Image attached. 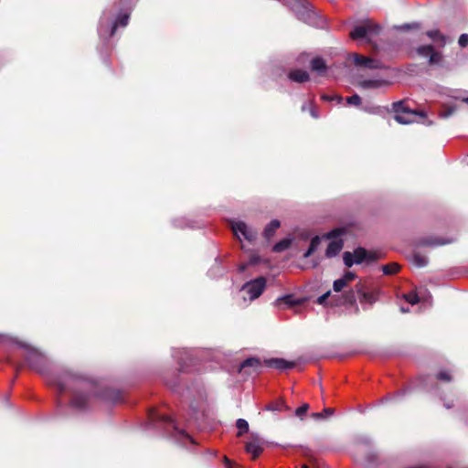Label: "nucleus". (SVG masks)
I'll list each match as a JSON object with an SVG mask.
<instances>
[{"label": "nucleus", "mask_w": 468, "mask_h": 468, "mask_svg": "<svg viewBox=\"0 0 468 468\" xmlns=\"http://www.w3.org/2000/svg\"><path fill=\"white\" fill-rule=\"evenodd\" d=\"M385 82L379 80H364L359 81L358 86L362 89H378L380 88Z\"/></svg>", "instance_id": "obj_23"}, {"label": "nucleus", "mask_w": 468, "mask_h": 468, "mask_svg": "<svg viewBox=\"0 0 468 468\" xmlns=\"http://www.w3.org/2000/svg\"><path fill=\"white\" fill-rule=\"evenodd\" d=\"M345 233L344 229H334L330 232H328L325 237L326 239H335Z\"/></svg>", "instance_id": "obj_40"}, {"label": "nucleus", "mask_w": 468, "mask_h": 468, "mask_svg": "<svg viewBox=\"0 0 468 468\" xmlns=\"http://www.w3.org/2000/svg\"><path fill=\"white\" fill-rule=\"evenodd\" d=\"M304 302V298H295L293 294H286L276 300L277 305L281 308L282 305L288 308H293L302 305Z\"/></svg>", "instance_id": "obj_15"}, {"label": "nucleus", "mask_w": 468, "mask_h": 468, "mask_svg": "<svg viewBox=\"0 0 468 468\" xmlns=\"http://www.w3.org/2000/svg\"><path fill=\"white\" fill-rule=\"evenodd\" d=\"M320 242H321V239H320V238L318 236L314 237L311 239V242H310L308 250L303 254V258L310 257L316 250V249L319 246Z\"/></svg>", "instance_id": "obj_30"}, {"label": "nucleus", "mask_w": 468, "mask_h": 468, "mask_svg": "<svg viewBox=\"0 0 468 468\" xmlns=\"http://www.w3.org/2000/svg\"><path fill=\"white\" fill-rule=\"evenodd\" d=\"M309 410V404L303 403L301 407L297 408L295 410V416L303 419V417L307 413Z\"/></svg>", "instance_id": "obj_39"}, {"label": "nucleus", "mask_w": 468, "mask_h": 468, "mask_svg": "<svg viewBox=\"0 0 468 468\" xmlns=\"http://www.w3.org/2000/svg\"><path fill=\"white\" fill-rule=\"evenodd\" d=\"M428 258L424 255H421L420 253L419 252H414L413 255H412V262L417 266V267H425L427 264H428Z\"/></svg>", "instance_id": "obj_29"}, {"label": "nucleus", "mask_w": 468, "mask_h": 468, "mask_svg": "<svg viewBox=\"0 0 468 468\" xmlns=\"http://www.w3.org/2000/svg\"><path fill=\"white\" fill-rule=\"evenodd\" d=\"M322 99L324 101H332L333 100V97L329 96V95H323L322 96Z\"/></svg>", "instance_id": "obj_50"}, {"label": "nucleus", "mask_w": 468, "mask_h": 468, "mask_svg": "<svg viewBox=\"0 0 468 468\" xmlns=\"http://www.w3.org/2000/svg\"><path fill=\"white\" fill-rule=\"evenodd\" d=\"M346 286H347V284L345 282V281H344L342 278L335 280V281L334 282V283H333V289H334V291H335V292H342V291H343V289H344L345 287H346Z\"/></svg>", "instance_id": "obj_38"}, {"label": "nucleus", "mask_w": 468, "mask_h": 468, "mask_svg": "<svg viewBox=\"0 0 468 468\" xmlns=\"http://www.w3.org/2000/svg\"><path fill=\"white\" fill-rule=\"evenodd\" d=\"M463 101L468 103V97L465 98Z\"/></svg>", "instance_id": "obj_55"}, {"label": "nucleus", "mask_w": 468, "mask_h": 468, "mask_svg": "<svg viewBox=\"0 0 468 468\" xmlns=\"http://www.w3.org/2000/svg\"><path fill=\"white\" fill-rule=\"evenodd\" d=\"M357 294L356 285L353 289L345 292L342 295H335L330 298V307L335 306H352L354 314H358L360 309L356 303Z\"/></svg>", "instance_id": "obj_7"}, {"label": "nucleus", "mask_w": 468, "mask_h": 468, "mask_svg": "<svg viewBox=\"0 0 468 468\" xmlns=\"http://www.w3.org/2000/svg\"><path fill=\"white\" fill-rule=\"evenodd\" d=\"M458 43L462 48H465L468 45V34H462L458 39Z\"/></svg>", "instance_id": "obj_46"}, {"label": "nucleus", "mask_w": 468, "mask_h": 468, "mask_svg": "<svg viewBox=\"0 0 468 468\" xmlns=\"http://www.w3.org/2000/svg\"><path fill=\"white\" fill-rule=\"evenodd\" d=\"M17 347L25 351V359L31 369L40 374L48 372V358L42 352L25 341L17 342Z\"/></svg>", "instance_id": "obj_2"}, {"label": "nucleus", "mask_w": 468, "mask_h": 468, "mask_svg": "<svg viewBox=\"0 0 468 468\" xmlns=\"http://www.w3.org/2000/svg\"><path fill=\"white\" fill-rule=\"evenodd\" d=\"M288 78L294 82L303 83L309 80L310 77L307 71L303 69H293L289 72Z\"/></svg>", "instance_id": "obj_18"}, {"label": "nucleus", "mask_w": 468, "mask_h": 468, "mask_svg": "<svg viewBox=\"0 0 468 468\" xmlns=\"http://www.w3.org/2000/svg\"><path fill=\"white\" fill-rule=\"evenodd\" d=\"M326 64L324 58L316 57L311 60V69L318 74H323L326 70Z\"/></svg>", "instance_id": "obj_21"}, {"label": "nucleus", "mask_w": 468, "mask_h": 468, "mask_svg": "<svg viewBox=\"0 0 468 468\" xmlns=\"http://www.w3.org/2000/svg\"><path fill=\"white\" fill-rule=\"evenodd\" d=\"M335 412L333 408H324L321 412H314L311 417L314 420H322L324 418L332 416Z\"/></svg>", "instance_id": "obj_32"}, {"label": "nucleus", "mask_w": 468, "mask_h": 468, "mask_svg": "<svg viewBox=\"0 0 468 468\" xmlns=\"http://www.w3.org/2000/svg\"><path fill=\"white\" fill-rule=\"evenodd\" d=\"M7 362L10 363V364L13 363V360H12V358L10 356L7 357Z\"/></svg>", "instance_id": "obj_52"}, {"label": "nucleus", "mask_w": 468, "mask_h": 468, "mask_svg": "<svg viewBox=\"0 0 468 468\" xmlns=\"http://www.w3.org/2000/svg\"><path fill=\"white\" fill-rule=\"evenodd\" d=\"M264 410H269V411L282 412V411H289V410H291V408L285 403L283 399L279 398V399L270 402L269 404H267L265 406Z\"/></svg>", "instance_id": "obj_17"}, {"label": "nucleus", "mask_w": 468, "mask_h": 468, "mask_svg": "<svg viewBox=\"0 0 468 468\" xmlns=\"http://www.w3.org/2000/svg\"><path fill=\"white\" fill-rule=\"evenodd\" d=\"M442 62H443V55L441 54V52L436 51L433 48L432 53L431 54V56L429 58V61H428L429 65L430 66H433V65L442 66Z\"/></svg>", "instance_id": "obj_24"}, {"label": "nucleus", "mask_w": 468, "mask_h": 468, "mask_svg": "<svg viewBox=\"0 0 468 468\" xmlns=\"http://www.w3.org/2000/svg\"><path fill=\"white\" fill-rule=\"evenodd\" d=\"M233 232L238 238L239 233L244 237L245 239L252 241L257 237V232L249 228L244 222H236L232 225Z\"/></svg>", "instance_id": "obj_13"}, {"label": "nucleus", "mask_w": 468, "mask_h": 468, "mask_svg": "<svg viewBox=\"0 0 468 468\" xmlns=\"http://www.w3.org/2000/svg\"><path fill=\"white\" fill-rule=\"evenodd\" d=\"M263 365L267 367L275 368L280 371H283L286 369H291L295 367L296 362L294 361H287L284 358H269L263 360Z\"/></svg>", "instance_id": "obj_12"}, {"label": "nucleus", "mask_w": 468, "mask_h": 468, "mask_svg": "<svg viewBox=\"0 0 468 468\" xmlns=\"http://www.w3.org/2000/svg\"><path fill=\"white\" fill-rule=\"evenodd\" d=\"M399 27L402 30H409L410 28H419L420 27L418 24H404V25L400 26Z\"/></svg>", "instance_id": "obj_47"}, {"label": "nucleus", "mask_w": 468, "mask_h": 468, "mask_svg": "<svg viewBox=\"0 0 468 468\" xmlns=\"http://www.w3.org/2000/svg\"><path fill=\"white\" fill-rule=\"evenodd\" d=\"M452 242L451 239L426 237L416 240L417 247L441 246Z\"/></svg>", "instance_id": "obj_14"}, {"label": "nucleus", "mask_w": 468, "mask_h": 468, "mask_svg": "<svg viewBox=\"0 0 468 468\" xmlns=\"http://www.w3.org/2000/svg\"><path fill=\"white\" fill-rule=\"evenodd\" d=\"M436 378H437V379L445 381V382H450L452 380V376L446 371L439 372L437 374Z\"/></svg>", "instance_id": "obj_44"}, {"label": "nucleus", "mask_w": 468, "mask_h": 468, "mask_svg": "<svg viewBox=\"0 0 468 468\" xmlns=\"http://www.w3.org/2000/svg\"><path fill=\"white\" fill-rule=\"evenodd\" d=\"M444 406L446 409H452L453 407L452 402H445Z\"/></svg>", "instance_id": "obj_51"}, {"label": "nucleus", "mask_w": 468, "mask_h": 468, "mask_svg": "<svg viewBox=\"0 0 468 468\" xmlns=\"http://www.w3.org/2000/svg\"><path fill=\"white\" fill-rule=\"evenodd\" d=\"M433 46L432 45H423L417 48L416 51L418 55L421 57H429L432 53Z\"/></svg>", "instance_id": "obj_34"}, {"label": "nucleus", "mask_w": 468, "mask_h": 468, "mask_svg": "<svg viewBox=\"0 0 468 468\" xmlns=\"http://www.w3.org/2000/svg\"><path fill=\"white\" fill-rule=\"evenodd\" d=\"M356 66L370 69H381L382 63L378 59L366 57L357 53L352 55Z\"/></svg>", "instance_id": "obj_11"}, {"label": "nucleus", "mask_w": 468, "mask_h": 468, "mask_svg": "<svg viewBox=\"0 0 468 468\" xmlns=\"http://www.w3.org/2000/svg\"><path fill=\"white\" fill-rule=\"evenodd\" d=\"M130 19V14L129 13H122L120 14L114 22L111 25L110 28L107 30H104L103 27L101 29V35H106L107 37H112L115 35L117 28L119 27H125Z\"/></svg>", "instance_id": "obj_10"}, {"label": "nucleus", "mask_w": 468, "mask_h": 468, "mask_svg": "<svg viewBox=\"0 0 468 468\" xmlns=\"http://www.w3.org/2000/svg\"><path fill=\"white\" fill-rule=\"evenodd\" d=\"M432 124V122L431 121H428L427 122V125H431Z\"/></svg>", "instance_id": "obj_54"}, {"label": "nucleus", "mask_w": 468, "mask_h": 468, "mask_svg": "<svg viewBox=\"0 0 468 468\" xmlns=\"http://www.w3.org/2000/svg\"><path fill=\"white\" fill-rule=\"evenodd\" d=\"M331 295V292L328 291L326 292L325 293L322 294L321 296H319L316 300V303L318 304H322V305H324V306H330V300H328V298L330 297Z\"/></svg>", "instance_id": "obj_36"}, {"label": "nucleus", "mask_w": 468, "mask_h": 468, "mask_svg": "<svg viewBox=\"0 0 468 468\" xmlns=\"http://www.w3.org/2000/svg\"><path fill=\"white\" fill-rule=\"evenodd\" d=\"M291 244H292V240L290 239H283L280 240L279 242H277L273 246V251H275V252L284 251L290 248Z\"/></svg>", "instance_id": "obj_31"}, {"label": "nucleus", "mask_w": 468, "mask_h": 468, "mask_svg": "<svg viewBox=\"0 0 468 468\" xmlns=\"http://www.w3.org/2000/svg\"><path fill=\"white\" fill-rule=\"evenodd\" d=\"M354 456L356 462L367 465L374 464L378 460V455L371 450V445L368 441H359L356 444Z\"/></svg>", "instance_id": "obj_6"}, {"label": "nucleus", "mask_w": 468, "mask_h": 468, "mask_svg": "<svg viewBox=\"0 0 468 468\" xmlns=\"http://www.w3.org/2000/svg\"><path fill=\"white\" fill-rule=\"evenodd\" d=\"M224 462H225V463H226L228 468H231V466H230L231 462H230V460L227 456L224 457Z\"/></svg>", "instance_id": "obj_49"}, {"label": "nucleus", "mask_w": 468, "mask_h": 468, "mask_svg": "<svg viewBox=\"0 0 468 468\" xmlns=\"http://www.w3.org/2000/svg\"><path fill=\"white\" fill-rule=\"evenodd\" d=\"M302 468H308V466H307V465H303V467H302Z\"/></svg>", "instance_id": "obj_56"}, {"label": "nucleus", "mask_w": 468, "mask_h": 468, "mask_svg": "<svg viewBox=\"0 0 468 468\" xmlns=\"http://www.w3.org/2000/svg\"><path fill=\"white\" fill-rule=\"evenodd\" d=\"M353 257L356 264H360L366 261L367 256V250L362 247H358L354 250Z\"/></svg>", "instance_id": "obj_25"}, {"label": "nucleus", "mask_w": 468, "mask_h": 468, "mask_svg": "<svg viewBox=\"0 0 468 468\" xmlns=\"http://www.w3.org/2000/svg\"><path fill=\"white\" fill-rule=\"evenodd\" d=\"M454 111H455L454 107H448V108L441 111L440 113H439V116L441 118H444V119L448 118V117H450L454 112Z\"/></svg>", "instance_id": "obj_45"}, {"label": "nucleus", "mask_w": 468, "mask_h": 468, "mask_svg": "<svg viewBox=\"0 0 468 468\" xmlns=\"http://www.w3.org/2000/svg\"><path fill=\"white\" fill-rule=\"evenodd\" d=\"M266 287V278L263 276L258 277L246 282L242 286V291L248 294L250 301L259 298Z\"/></svg>", "instance_id": "obj_8"}, {"label": "nucleus", "mask_w": 468, "mask_h": 468, "mask_svg": "<svg viewBox=\"0 0 468 468\" xmlns=\"http://www.w3.org/2000/svg\"><path fill=\"white\" fill-rule=\"evenodd\" d=\"M263 362L258 357H249L241 362L239 372L250 376L252 374H260Z\"/></svg>", "instance_id": "obj_9"}, {"label": "nucleus", "mask_w": 468, "mask_h": 468, "mask_svg": "<svg viewBox=\"0 0 468 468\" xmlns=\"http://www.w3.org/2000/svg\"><path fill=\"white\" fill-rule=\"evenodd\" d=\"M306 109H307V108H306V106H305V105H303V106H302V111H303V112L306 111Z\"/></svg>", "instance_id": "obj_53"}, {"label": "nucleus", "mask_w": 468, "mask_h": 468, "mask_svg": "<svg viewBox=\"0 0 468 468\" xmlns=\"http://www.w3.org/2000/svg\"><path fill=\"white\" fill-rule=\"evenodd\" d=\"M280 226L281 223L278 219H272L264 229L263 236L267 239H270L274 235L276 230L280 228Z\"/></svg>", "instance_id": "obj_22"}, {"label": "nucleus", "mask_w": 468, "mask_h": 468, "mask_svg": "<svg viewBox=\"0 0 468 468\" xmlns=\"http://www.w3.org/2000/svg\"><path fill=\"white\" fill-rule=\"evenodd\" d=\"M346 101L349 104H352V105H355V106H359L361 104V98H360L359 95L354 94V95H352L350 97H347L346 98Z\"/></svg>", "instance_id": "obj_42"}, {"label": "nucleus", "mask_w": 468, "mask_h": 468, "mask_svg": "<svg viewBox=\"0 0 468 468\" xmlns=\"http://www.w3.org/2000/svg\"><path fill=\"white\" fill-rule=\"evenodd\" d=\"M341 278L348 285L351 282H353L356 278V274L353 271H346L345 274Z\"/></svg>", "instance_id": "obj_43"}, {"label": "nucleus", "mask_w": 468, "mask_h": 468, "mask_svg": "<svg viewBox=\"0 0 468 468\" xmlns=\"http://www.w3.org/2000/svg\"><path fill=\"white\" fill-rule=\"evenodd\" d=\"M57 388L59 393L70 389L72 394L70 406L81 410L88 408L92 398L105 397L99 393L97 383L94 380L82 376H69L67 382H58Z\"/></svg>", "instance_id": "obj_1"}, {"label": "nucleus", "mask_w": 468, "mask_h": 468, "mask_svg": "<svg viewBox=\"0 0 468 468\" xmlns=\"http://www.w3.org/2000/svg\"><path fill=\"white\" fill-rule=\"evenodd\" d=\"M356 290L359 303L373 305L378 301L380 290L367 281H359L356 283Z\"/></svg>", "instance_id": "obj_4"}, {"label": "nucleus", "mask_w": 468, "mask_h": 468, "mask_svg": "<svg viewBox=\"0 0 468 468\" xmlns=\"http://www.w3.org/2000/svg\"><path fill=\"white\" fill-rule=\"evenodd\" d=\"M426 35L434 42L441 43V46L445 44V37L439 30H429Z\"/></svg>", "instance_id": "obj_28"}, {"label": "nucleus", "mask_w": 468, "mask_h": 468, "mask_svg": "<svg viewBox=\"0 0 468 468\" xmlns=\"http://www.w3.org/2000/svg\"><path fill=\"white\" fill-rule=\"evenodd\" d=\"M236 427L238 428L239 431H238V434L237 436L238 437H240L242 436L244 433L248 432L249 431V423L246 420L244 419H239L237 421H236Z\"/></svg>", "instance_id": "obj_33"}, {"label": "nucleus", "mask_w": 468, "mask_h": 468, "mask_svg": "<svg viewBox=\"0 0 468 468\" xmlns=\"http://www.w3.org/2000/svg\"><path fill=\"white\" fill-rule=\"evenodd\" d=\"M245 450L252 455V459L258 458L263 452V443L259 438L246 443Z\"/></svg>", "instance_id": "obj_16"}, {"label": "nucleus", "mask_w": 468, "mask_h": 468, "mask_svg": "<svg viewBox=\"0 0 468 468\" xmlns=\"http://www.w3.org/2000/svg\"><path fill=\"white\" fill-rule=\"evenodd\" d=\"M309 111H310L311 115L314 118H318V114H317L316 110H315V108H314V106L313 104H310Z\"/></svg>", "instance_id": "obj_48"}, {"label": "nucleus", "mask_w": 468, "mask_h": 468, "mask_svg": "<svg viewBox=\"0 0 468 468\" xmlns=\"http://www.w3.org/2000/svg\"><path fill=\"white\" fill-rule=\"evenodd\" d=\"M392 111L395 113L394 119L400 124H410L420 117L423 120L427 118L424 111L410 109L404 101L392 103Z\"/></svg>", "instance_id": "obj_3"}, {"label": "nucleus", "mask_w": 468, "mask_h": 468, "mask_svg": "<svg viewBox=\"0 0 468 468\" xmlns=\"http://www.w3.org/2000/svg\"><path fill=\"white\" fill-rule=\"evenodd\" d=\"M343 246H344V242L342 239L331 241L328 244L327 249L325 250V256L327 258H332V257L336 256L343 249Z\"/></svg>", "instance_id": "obj_19"}, {"label": "nucleus", "mask_w": 468, "mask_h": 468, "mask_svg": "<svg viewBox=\"0 0 468 468\" xmlns=\"http://www.w3.org/2000/svg\"><path fill=\"white\" fill-rule=\"evenodd\" d=\"M400 265L397 262H391L382 266V271L385 275H393L399 271Z\"/></svg>", "instance_id": "obj_26"}, {"label": "nucleus", "mask_w": 468, "mask_h": 468, "mask_svg": "<svg viewBox=\"0 0 468 468\" xmlns=\"http://www.w3.org/2000/svg\"><path fill=\"white\" fill-rule=\"evenodd\" d=\"M380 27L371 20H366L359 25H356L350 32V37L353 40L366 38L367 42L371 41V37L378 35Z\"/></svg>", "instance_id": "obj_5"}, {"label": "nucleus", "mask_w": 468, "mask_h": 468, "mask_svg": "<svg viewBox=\"0 0 468 468\" xmlns=\"http://www.w3.org/2000/svg\"><path fill=\"white\" fill-rule=\"evenodd\" d=\"M344 263L346 267L350 268L353 266L355 262V259L353 254L349 251H346L343 255Z\"/></svg>", "instance_id": "obj_37"}, {"label": "nucleus", "mask_w": 468, "mask_h": 468, "mask_svg": "<svg viewBox=\"0 0 468 468\" xmlns=\"http://www.w3.org/2000/svg\"><path fill=\"white\" fill-rule=\"evenodd\" d=\"M17 342H22L21 340H18L17 338L9 336L5 334H0V346H16Z\"/></svg>", "instance_id": "obj_27"}, {"label": "nucleus", "mask_w": 468, "mask_h": 468, "mask_svg": "<svg viewBox=\"0 0 468 468\" xmlns=\"http://www.w3.org/2000/svg\"><path fill=\"white\" fill-rule=\"evenodd\" d=\"M148 417L150 421H152L153 423L162 422L164 424L173 426V420L169 416L160 414L156 410H151L148 413Z\"/></svg>", "instance_id": "obj_20"}, {"label": "nucleus", "mask_w": 468, "mask_h": 468, "mask_svg": "<svg viewBox=\"0 0 468 468\" xmlns=\"http://www.w3.org/2000/svg\"><path fill=\"white\" fill-rule=\"evenodd\" d=\"M383 257L382 254L375 252V251H367V256L366 259V261L372 262L376 261L378 259H381Z\"/></svg>", "instance_id": "obj_41"}, {"label": "nucleus", "mask_w": 468, "mask_h": 468, "mask_svg": "<svg viewBox=\"0 0 468 468\" xmlns=\"http://www.w3.org/2000/svg\"><path fill=\"white\" fill-rule=\"evenodd\" d=\"M405 300L410 304H416L420 302V298L415 292H410L404 295Z\"/></svg>", "instance_id": "obj_35"}]
</instances>
